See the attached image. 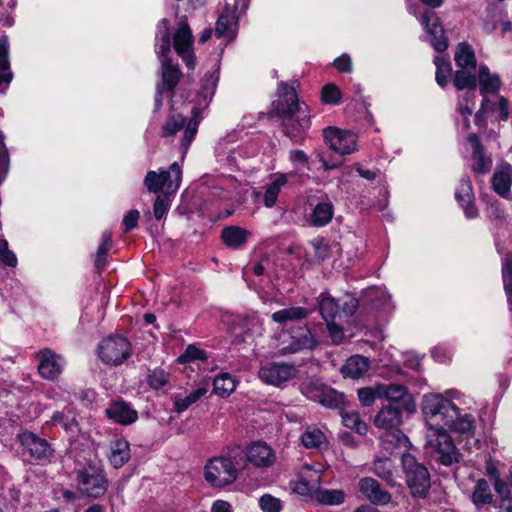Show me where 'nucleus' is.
<instances>
[{"mask_svg": "<svg viewBox=\"0 0 512 512\" xmlns=\"http://www.w3.org/2000/svg\"><path fill=\"white\" fill-rule=\"evenodd\" d=\"M207 391V388L205 386H202L198 387L196 390H194L189 395L183 398L179 397L178 395L173 396L172 400L174 404V410L179 414L184 412L192 404L196 403L199 399H201L207 393Z\"/></svg>", "mask_w": 512, "mask_h": 512, "instance_id": "e433bc0d", "label": "nucleus"}, {"mask_svg": "<svg viewBox=\"0 0 512 512\" xmlns=\"http://www.w3.org/2000/svg\"><path fill=\"white\" fill-rule=\"evenodd\" d=\"M340 306L334 298L326 293H322L319 297V311L323 319L328 321H334L337 314L339 313Z\"/></svg>", "mask_w": 512, "mask_h": 512, "instance_id": "58836bf2", "label": "nucleus"}, {"mask_svg": "<svg viewBox=\"0 0 512 512\" xmlns=\"http://www.w3.org/2000/svg\"><path fill=\"white\" fill-rule=\"evenodd\" d=\"M319 484L320 482H290V489L306 501H316Z\"/></svg>", "mask_w": 512, "mask_h": 512, "instance_id": "ea45409f", "label": "nucleus"}, {"mask_svg": "<svg viewBox=\"0 0 512 512\" xmlns=\"http://www.w3.org/2000/svg\"><path fill=\"white\" fill-rule=\"evenodd\" d=\"M112 247V232L110 230H106L102 234V241L98 247L96 257H95V266L97 269H103L106 265V255L110 251Z\"/></svg>", "mask_w": 512, "mask_h": 512, "instance_id": "a18cd8bd", "label": "nucleus"}, {"mask_svg": "<svg viewBox=\"0 0 512 512\" xmlns=\"http://www.w3.org/2000/svg\"><path fill=\"white\" fill-rule=\"evenodd\" d=\"M360 491L374 505H385L391 500L390 493L379 482H361Z\"/></svg>", "mask_w": 512, "mask_h": 512, "instance_id": "c85d7f7f", "label": "nucleus"}, {"mask_svg": "<svg viewBox=\"0 0 512 512\" xmlns=\"http://www.w3.org/2000/svg\"><path fill=\"white\" fill-rule=\"evenodd\" d=\"M170 196L171 195H163V194H159L157 196V198L154 202V206H153L154 217L157 220L162 219L165 216L168 209L170 208V205H171Z\"/></svg>", "mask_w": 512, "mask_h": 512, "instance_id": "5fc2aeb1", "label": "nucleus"}, {"mask_svg": "<svg viewBox=\"0 0 512 512\" xmlns=\"http://www.w3.org/2000/svg\"><path fill=\"white\" fill-rule=\"evenodd\" d=\"M502 280L505 292H512V257L507 256L502 265Z\"/></svg>", "mask_w": 512, "mask_h": 512, "instance_id": "bf43d9fd", "label": "nucleus"}, {"mask_svg": "<svg viewBox=\"0 0 512 512\" xmlns=\"http://www.w3.org/2000/svg\"><path fill=\"white\" fill-rule=\"evenodd\" d=\"M317 344L313 334L306 327L300 328L296 334L284 333L278 345L281 356L295 354L305 349H313Z\"/></svg>", "mask_w": 512, "mask_h": 512, "instance_id": "1a4fd4ad", "label": "nucleus"}, {"mask_svg": "<svg viewBox=\"0 0 512 512\" xmlns=\"http://www.w3.org/2000/svg\"><path fill=\"white\" fill-rule=\"evenodd\" d=\"M467 91L463 93L458 102L457 110L464 117V125L468 129L469 122L467 117L470 116L475 107V90L476 88H466Z\"/></svg>", "mask_w": 512, "mask_h": 512, "instance_id": "a19ab883", "label": "nucleus"}, {"mask_svg": "<svg viewBox=\"0 0 512 512\" xmlns=\"http://www.w3.org/2000/svg\"><path fill=\"white\" fill-rule=\"evenodd\" d=\"M402 468L409 480H429L430 478L427 467L419 463L412 454L403 453Z\"/></svg>", "mask_w": 512, "mask_h": 512, "instance_id": "a878e982", "label": "nucleus"}, {"mask_svg": "<svg viewBox=\"0 0 512 512\" xmlns=\"http://www.w3.org/2000/svg\"><path fill=\"white\" fill-rule=\"evenodd\" d=\"M455 197L467 218H475L478 215V210L474 205V193L469 177H463L460 180Z\"/></svg>", "mask_w": 512, "mask_h": 512, "instance_id": "aec40b11", "label": "nucleus"}, {"mask_svg": "<svg viewBox=\"0 0 512 512\" xmlns=\"http://www.w3.org/2000/svg\"><path fill=\"white\" fill-rule=\"evenodd\" d=\"M198 122L196 120L191 119L184 131V137L182 139V147L184 149V154L186 153L190 143L193 141L196 132H197Z\"/></svg>", "mask_w": 512, "mask_h": 512, "instance_id": "e2e57ef3", "label": "nucleus"}, {"mask_svg": "<svg viewBox=\"0 0 512 512\" xmlns=\"http://www.w3.org/2000/svg\"><path fill=\"white\" fill-rule=\"evenodd\" d=\"M486 110H492L499 113V119L501 121H507L509 119L510 111L507 99L503 96H497L495 102H492L489 98L484 97L481 103V109L475 115L476 125L481 126L484 118L483 113Z\"/></svg>", "mask_w": 512, "mask_h": 512, "instance_id": "5701e85b", "label": "nucleus"}, {"mask_svg": "<svg viewBox=\"0 0 512 512\" xmlns=\"http://www.w3.org/2000/svg\"><path fill=\"white\" fill-rule=\"evenodd\" d=\"M131 354V346L126 338L121 336L108 337L98 347L100 359L107 365L118 366Z\"/></svg>", "mask_w": 512, "mask_h": 512, "instance_id": "6e6552de", "label": "nucleus"}, {"mask_svg": "<svg viewBox=\"0 0 512 512\" xmlns=\"http://www.w3.org/2000/svg\"><path fill=\"white\" fill-rule=\"evenodd\" d=\"M342 422L343 424L352 430H355L357 433L363 435L367 432L368 427L367 424L361 420L360 415L356 411H346L343 410L341 412Z\"/></svg>", "mask_w": 512, "mask_h": 512, "instance_id": "c03bdc74", "label": "nucleus"}, {"mask_svg": "<svg viewBox=\"0 0 512 512\" xmlns=\"http://www.w3.org/2000/svg\"><path fill=\"white\" fill-rule=\"evenodd\" d=\"M512 482H495V491L500 496L502 501H508V505L504 507V510L506 511V508L511 504L510 501V485Z\"/></svg>", "mask_w": 512, "mask_h": 512, "instance_id": "338daca9", "label": "nucleus"}, {"mask_svg": "<svg viewBox=\"0 0 512 512\" xmlns=\"http://www.w3.org/2000/svg\"><path fill=\"white\" fill-rule=\"evenodd\" d=\"M402 423V412L398 407L386 405L382 407L374 418L377 428L387 432L396 431Z\"/></svg>", "mask_w": 512, "mask_h": 512, "instance_id": "6ab92c4d", "label": "nucleus"}, {"mask_svg": "<svg viewBox=\"0 0 512 512\" xmlns=\"http://www.w3.org/2000/svg\"><path fill=\"white\" fill-rule=\"evenodd\" d=\"M407 443L408 438L400 430H396L383 436L381 438L380 446L386 453L393 454L401 448H406Z\"/></svg>", "mask_w": 512, "mask_h": 512, "instance_id": "473e14b6", "label": "nucleus"}, {"mask_svg": "<svg viewBox=\"0 0 512 512\" xmlns=\"http://www.w3.org/2000/svg\"><path fill=\"white\" fill-rule=\"evenodd\" d=\"M185 124V119L181 115H173L163 126V135L164 136H172L177 131L183 128Z\"/></svg>", "mask_w": 512, "mask_h": 512, "instance_id": "4d7b16f0", "label": "nucleus"}, {"mask_svg": "<svg viewBox=\"0 0 512 512\" xmlns=\"http://www.w3.org/2000/svg\"><path fill=\"white\" fill-rule=\"evenodd\" d=\"M181 181L182 168L178 162H173L167 170L148 171L144 185L150 193L174 195L180 188Z\"/></svg>", "mask_w": 512, "mask_h": 512, "instance_id": "423d86ee", "label": "nucleus"}, {"mask_svg": "<svg viewBox=\"0 0 512 512\" xmlns=\"http://www.w3.org/2000/svg\"><path fill=\"white\" fill-rule=\"evenodd\" d=\"M38 372L42 378L47 380L57 379L63 371L65 360L61 355L50 349H42L38 352Z\"/></svg>", "mask_w": 512, "mask_h": 512, "instance_id": "f8f14e48", "label": "nucleus"}, {"mask_svg": "<svg viewBox=\"0 0 512 512\" xmlns=\"http://www.w3.org/2000/svg\"><path fill=\"white\" fill-rule=\"evenodd\" d=\"M278 96L279 99L273 103V110L282 119L285 134L289 137H296L309 128L307 107L304 103H299L293 85L280 83Z\"/></svg>", "mask_w": 512, "mask_h": 512, "instance_id": "f03ea898", "label": "nucleus"}, {"mask_svg": "<svg viewBox=\"0 0 512 512\" xmlns=\"http://www.w3.org/2000/svg\"><path fill=\"white\" fill-rule=\"evenodd\" d=\"M250 234V231L242 227L228 226L222 230L221 239L229 248L238 249L247 242Z\"/></svg>", "mask_w": 512, "mask_h": 512, "instance_id": "cd10ccee", "label": "nucleus"}, {"mask_svg": "<svg viewBox=\"0 0 512 512\" xmlns=\"http://www.w3.org/2000/svg\"><path fill=\"white\" fill-rule=\"evenodd\" d=\"M108 482H79L81 498H98L107 490Z\"/></svg>", "mask_w": 512, "mask_h": 512, "instance_id": "49530a36", "label": "nucleus"}, {"mask_svg": "<svg viewBox=\"0 0 512 512\" xmlns=\"http://www.w3.org/2000/svg\"><path fill=\"white\" fill-rule=\"evenodd\" d=\"M333 65L339 72L352 71V61L350 56L347 54H343L337 59H335Z\"/></svg>", "mask_w": 512, "mask_h": 512, "instance_id": "774afa93", "label": "nucleus"}, {"mask_svg": "<svg viewBox=\"0 0 512 512\" xmlns=\"http://www.w3.org/2000/svg\"><path fill=\"white\" fill-rule=\"evenodd\" d=\"M77 474L78 480H103L105 477L103 466L97 459L81 464L77 469Z\"/></svg>", "mask_w": 512, "mask_h": 512, "instance_id": "72a5a7b5", "label": "nucleus"}, {"mask_svg": "<svg viewBox=\"0 0 512 512\" xmlns=\"http://www.w3.org/2000/svg\"><path fill=\"white\" fill-rule=\"evenodd\" d=\"M319 403L327 408H340L345 403L344 394L331 388H324L319 395Z\"/></svg>", "mask_w": 512, "mask_h": 512, "instance_id": "37998d69", "label": "nucleus"}, {"mask_svg": "<svg viewBox=\"0 0 512 512\" xmlns=\"http://www.w3.org/2000/svg\"><path fill=\"white\" fill-rule=\"evenodd\" d=\"M110 419L120 424H131L137 419V412L124 402H115L106 409Z\"/></svg>", "mask_w": 512, "mask_h": 512, "instance_id": "c756f323", "label": "nucleus"}, {"mask_svg": "<svg viewBox=\"0 0 512 512\" xmlns=\"http://www.w3.org/2000/svg\"><path fill=\"white\" fill-rule=\"evenodd\" d=\"M422 411L429 421L439 419L444 426L463 434L472 435L475 419L471 414H461L457 406L439 394L425 395Z\"/></svg>", "mask_w": 512, "mask_h": 512, "instance_id": "f257e3e1", "label": "nucleus"}, {"mask_svg": "<svg viewBox=\"0 0 512 512\" xmlns=\"http://www.w3.org/2000/svg\"><path fill=\"white\" fill-rule=\"evenodd\" d=\"M157 30L156 39L158 42L156 44V53L162 64V81L159 85H161L162 89L173 91L181 77V71L177 66L172 65L168 57L171 51L169 21L162 19L158 24Z\"/></svg>", "mask_w": 512, "mask_h": 512, "instance_id": "7ed1b4c3", "label": "nucleus"}, {"mask_svg": "<svg viewBox=\"0 0 512 512\" xmlns=\"http://www.w3.org/2000/svg\"><path fill=\"white\" fill-rule=\"evenodd\" d=\"M147 381L151 388L157 390L168 383L169 375L162 369H155L148 375Z\"/></svg>", "mask_w": 512, "mask_h": 512, "instance_id": "6e6d98bb", "label": "nucleus"}, {"mask_svg": "<svg viewBox=\"0 0 512 512\" xmlns=\"http://www.w3.org/2000/svg\"><path fill=\"white\" fill-rule=\"evenodd\" d=\"M192 45V31L186 22H181L174 34V49L186 63L188 68H194Z\"/></svg>", "mask_w": 512, "mask_h": 512, "instance_id": "ddd939ff", "label": "nucleus"}, {"mask_svg": "<svg viewBox=\"0 0 512 512\" xmlns=\"http://www.w3.org/2000/svg\"><path fill=\"white\" fill-rule=\"evenodd\" d=\"M19 439L25 453H28L35 460H48L53 454V449L49 443L34 433L24 432L19 436Z\"/></svg>", "mask_w": 512, "mask_h": 512, "instance_id": "2eb2a0df", "label": "nucleus"}, {"mask_svg": "<svg viewBox=\"0 0 512 512\" xmlns=\"http://www.w3.org/2000/svg\"><path fill=\"white\" fill-rule=\"evenodd\" d=\"M468 141L473 149L471 170L475 174H488L492 169V158L484 153V147L476 134L469 135Z\"/></svg>", "mask_w": 512, "mask_h": 512, "instance_id": "f3484780", "label": "nucleus"}, {"mask_svg": "<svg viewBox=\"0 0 512 512\" xmlns=\"http://www.w3.org/2000/svg\"><path fill=\"white\" fill-rule=\"evenodd\" d=\"M130 458L129 444L125 440H116L111 446L109 460L115 468L124 465Z\"/></svg>", "mask_w": 512, "mask_h": 512, "instance_id": "c9c22d12", "label": "nucleus"}, {"mask_svg": "<svg viewBox=\"0 0 512 512\" xmlns=\"http://www.w3.org/2000/svg\"><path fill=\"white\" fill-rule=\"evenodd\" d=\"M51 421L54 425H59L72 436L78 432V422L73 411L69 408L64 409L61 412L54 413Z\"/></svg>", "mask_w": 512, "mask_h": 512, "instance_id": "f704fd0d", "label": "nucleus"}, {"mask_svg": "<svg viewBox=\"0 0 512 512\" xmlns=\"http://www.w3.org/2000/svg\"><path fill=\"white\" fill-rule=\"evenodd\" d=\"M428 432L426 434L427 447L435 453L439 462L445 466H450L458 461V452L451 436L445 429L440 427L441 421H430Z\"/></svg>", "mask_w": 512, "mask_h": 512, "instance_id": "20e7f679", "label": "nucleus"}, {"mask_svg": "<svg viewBox=\"0 0 512 512\" xmlns=\"http://www.w3.org/2000/svg\"><path fill=\"white\" fill-rule=\"evenodd\" d=\"M410 492L414 497H426L430 485L429 482H407Z\"/></svg>", "mask_w": 512, "mask_h": 512, "instance_id": "69168bd1", "label": "nucleus"}, {"mask_svg": "<svg viewBox=\"0 0 512 512\" xmlns=\"http://www.w3.org/2000/svg\"><path fill=\"white\" fill-rule=\"evenodd\" d=\"M236 381L228 373H223L215 377L213 381V392L220 397H228L235 391Z\"/></svg>", "mask_w": 512, "mask_h": 512, "instance_id": "4c0bfd02", "label": "nucleus"}, {"mask_svg": "<svg viewBox=\"0 0 512 512\" xmlns=\"http://www.w3.org/2000/svg\"><path fill=\"white\" fill-rule=\"evenodd\" d=\"M309 313V310L304 307L291 306L274 312L271 318L274 322L284 325L288 322L301 321L307 318Z\"/></svg>", "mask_w": 512, "mask_h": 512, "instance_id": "2f4dec72", "label": "nucleus"}, {"mask_svg": "<svg viewBox=\"0 0 512 512\" xmlns=\"http://www.w3.org/2000/svg\"><path fill=\"white\" fill-rule=\"evenodd\" d=\"M340 90L333 84H328L322 88V100L326 104L335 105L340 101Z\"/></svg>", "mask_w": 512, "mask_h": 512, "instance_id": "052dcab7", "label": "nucleus"}, {"mask_svg": "<svg viewBox=\"0 0 512 512\" xmlns=\"http://www.w3.org/2000/svg\"><path fill=\"white\" fill-rule=\"evenodd\" d=\"M422 25L429 35V42L438 52H443L448 47V39L437 15L428 11L422 16Z\"/></svg>", "mask_w": 512, "mask_h": 512, "instance_id": "4468645a", "label": "nucleus"}, {"mask_svg": "<svg viewBox=\"0 0 512 512\" xmlns=\"http://www.w3.org/2000/svg\"><path fill=\"white\" fill-rule=\"evenodd\" d=\"M288 176L283 173H276L271 176L270 182L264 186L263 203L265 207L275 206L281 189L287 184Z\"/></svg>", "mask_w": 512, "mask_h": 512, "instance_id": "393cba45", "label": "nucleus"}, {"mask_svg": "<svg viewBox=\"0 0 512 512\" xmlns=\"http://www.w3.org/2000/svg\"><path fill=\"white\" fill-rule=\"evenodd\" d=\"M248 462L256 467H270L276 461V455L272 448L264 442L251 444L246 452Z\"/></svg>", "mask_w": 512, "mask_h": 512, "instance_id": "a211bd4d", "label": "nucleus"}, {"mask_svg": "<svg viewBox=\"0 0 512 512\" xmlns=\"http://www.w3.org/2000/svg\"><path fill=\"white\" fill-rule=\"evenodd\" d=\"M434 63L436 65V81L441 87H444L447 85L448 78L451 75V65L443 57L439 56L435 57Z\"/></svg>", "mask_w": 512, "mask_h": 512, "instance_id": "8fccbe9b", "label": "nucleus"}, {"mask_svg": "<svg viewBox=\"0 0 512 512\" xmlns=\"http://www.w3.org/2000/svg\"><path fill=\"white\" fill-rule=\"evenodd\" d=\"M259 505L265 512H280L282 509L281 501L269 494H265L260 498Z\"/></svg>", "mask_w": 512, "mask_h": 512, "instance_id": "13d9d810", "label": "nucleus"}, {"mask_svg": "<svg viewBox=\"0 0 512 512\" xmlns=\"http://www.w3.org/2000/svg\"><path fill=\"white\" fill-rule=\"evenodd\" d=\"M333 215L334 206L330 199L325 196L314 206L308 221L314 227H323L331 221Z\"/></svg>", "mask_w": 512, "mask_h": 512, "instance_id": "b1692460", "label": "nucleus"}, {"mask_svg": "<svg viewBox=\"0 0 512 512\" xmlns=\"http://www.w3.org/2000/svg\"><path fill=\"white\" fill-rule=\"evenodd\" d=\"M298 370L292 364L284 362H271L261 366L258 372L259 378L267 384L279 386L294 378Z\"/></svg>", "mask_w": 512, "mask_h": 512, "instance_id": "9b49d317", "label": "nucleus"}, {"mask_svg": "<svg viewBox=\"0 0 512 512\" xmlns=\"http://www.w3.org/2000/svg\"><path fill=\"white\" fill-rule=\"evenodd\" d=\"M478 80L480 85V92L483 97L486 94H495L501 86V79L497 74H491L488 67L481 65L478 70Z\"/></svg>", "mask_w": 512, "mask_h": 512, "instance_id": "7c9ffc66", "label": "nucleus"}, {"mask_svg": "<svg viewBox=\"0 0 512 512\" xmlns=\"http://www.w3.org/2000/svg\"><path fill=\"white\" fill-rule=\"evenodd\" d=\"M454 60L457 70L454 78V85L458 90L465 88H476L477 86V70L476 57L472 47L462 42L457 46Z\"/></svg>", "mask_w": 512, "mask_h": 512, "instance_id": "39448f33", "label": "nucleus"}, {"mask_svg": "<svg viewBox=\"0 0 512 512\" xmlns=\"http://www.w3.org/2000/svg\"><path fill=\"white\" fill-rule=\"evenodd\" d=\"M326 144L335 152L346 155L357 150V136L347 130L327 127L323 130Z\"/></svg>", "mask_w": 512, "mask_h": 512, "instance_id": "9d476101", "label": "nucleus"}, {"mask_svg": "<svg viewBox=\"0 0 512 512\" xmlns=\"http://www.w3.org/2000/svg\"><path fill=\"white\" fill-rule=\"evenodd\" d=\"M238 18L234 11L226 7L219 16L215 25V35L218 38H224L226 41H232L237 34Z\"/></svg>", "mask_w": 512, "mask_h": 512, "instance_id": "412c9836", "label": "nucleus"}, {"mask_svg": "<svg viewBox=\"0 0 512 512\" xmlns=\"http://www.w3.org/2000/svg\"><path fill=\"white\" fill-rule=\"evenodd\" d=\"M358 398L364 406H371L376 399H381L380 383L359 389Z\"/></svg>", "mask_w": 512, "mask_h": 512, "instance_id": "3c124183", "label": "nucleus"}, {"mask_svg": "<svg viewBox=\"0 0 512 512\" xmlns=\"http://www.w3.org/2000/svg\"><path fill=\"white\" fill-rule=\"evenodd\" d=\"M381 399L384 398L391 402L402 403L408 412H414L415 402L406 386L398 383L382 384L380 383Z\"/></svg>", "mask_w": 512, "mask_h": 512, "instance_id": "dca6fc26", "label": "nucleus"}, {"mask_svg": "<svg viewBox=\"0 0 512 512\" xmlns=\"http://www.w3.org/2000/svg\"><path fill=\"white\" fill-rule=\"evenodd\" d=\"M372 469L377 477L387 479L393 475L395 467L389 457L377 456Z\"/></svg>", "mask_w": 512, "mask_h": 512, "instance_id": "de8ad7c7", "label": "nucleus"}, {"mask_svg": "<svg viewBox=\"0 0 512 512\" xmlns=\"http://www.w3.org/2000/svg\"><path fill=\"white\" fill-rule=\"evenodd\" d=\"M248 466L240 460H231L226 457H214L210 459L204 468L205 480H218L223 477L224 480L245 478Z\"/></svg>", "mask_w": 512, "mask_h": 512, "instance_id": "0eeeda50", "label": "nucleus"}, {"mask_svg": "<svg viewBox=\"0 0 512 512\" xmlns=\"http://www.w3.org/2000/svg\"><path fill=\"white\" fill-rule=\"evenodd\" d=\"M369 359L360 355L351 356L341 368L344 377L358 379L369 370Z\"/></svg>", "mask_w": 512, "mask_h": 512, "instance_id": "bb28decb", "label": "nucleus"}, {"mask_svg": "<svg viewBox=\"0 0 512 512\" xmlns=\"http://www.w3.org/2000/svg\"><path fill=\"white\" fill-rule=\"evenodd\" d=\"M53 493L56 500L63 498L66 502H74L82 499L79 485L75 490L56 488Z\"/></svg>", "mask_w": 512, "mask_h": 512, "instance_id": "680f3d73", "label": "nucleus"}, {"mask_svg": "<svg viewBox=\"0 0 512 512\" xmlns=\"http://www.w3.org/2000/svg\"><path fill=\"white\" fill-rule=\"evenodd\" d=\"M140 213L136 209L130 210L123 218L124 232H129L137 227Z\"/></svg>", "mask_w": 512, "mask_h": 512, "instance_id": "0e129e2a", "label": "nucleus"}, {"mask_svg": "<svg viewBox=\"0 0 512 512\" xmlns=\"http://www.w3.org/2000/svg\"><path fill=\"white\" fill-rule=\"evenodd\" d=\"M316 501L325 505H339L344 501V492L342 490L319 489L316 494Z\"/></svg>", "mask_w": 512, "mask_h": 512, "instance_id": "09e8293b", "label": "nucleus"}, {"mask_svg": "<svg viewBox=\"0 0 512 512\" xmlns=\"http://www.w3.org/2000/svg\"><path fill=\"white\" fill-rule=\"evenodd\" d=\"M472 500L475 505L488 504L492 501V494L488 482H477Z\"/></svg>", "mask_w": 512, "mask_h": 512, "instance_id": "603ef678", "label": "nucleus"}, {"mask_svg": "<svg viewBox=\"0 0 512 512\" xmlns=\"http://www.w3.org/2000/svg\"><path fill=\"white\" fill-rule=\"evenodd\" d=\"M208 356L204 350L199 349L195 345H188L185 352L178 357L181 364L193 362L195 360H207Z\"/></svg>", "mask_w": 512, "mask_h": 512, "instance_id": "864d4df0", "label": "nucleus"}, {"mask_svg": "<svg viewBox=\"0 0 512 512\" xmlns=\"http://www.w3.org/2000/svg\"><path fill=\"white\" fill-rule=\"evenodd\" d=\"M512 184V165L509 163L500 164L492 177V187L494 191L503 198L510 197V187Z\"/></svg>", "mask_w": 512, "mask_h": 512, "instance_id": "4be33fe9", "label": "nucleus"}, {"mask_svg": "<svg viewBox=\"0 0 512 512\" xmlns=\"http://www.w3.org/2000/svg\"><path fill=\"white\" fill-rule=\"evenodd\" d=\"M301 442L308 449H318L326 442V438L319 428L311 426L303 432Z\"/></svg>", "mask_w": 512, "mask_h": 512, "instance_id": "79ce46f5", "label": "nucleus"}]
</instances>
